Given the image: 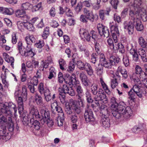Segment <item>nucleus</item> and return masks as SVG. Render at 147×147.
<instances>
[{"mask_svg": "<svg viewBox=\"0 0 147 147\" xmlns=\"http://www.w3.org/2000/svg\"><path fill=\"white\" fill-rule=\"evenodd\" d=\"M72 62L74 64H76L78 61H80L79 60L80 58L78 56V54L77 53H74L72 56Z\"/></svg>", "mask_w": 147, "mask_h": 147, "instance_id": "obj_59", "label": "nucleus"}, {"mask_svg": "<svg viewBox=\"0 0 147 147\" xmlns=\"http://www.w3.org/2000/svg\"><path fill=\"white\" fill-rule=\"evenodd\" d=\"M60 68L63 70L64 69V67L66 65V61L62 59H60L59 61Z\"/></svg>", "mask_w": 147, "mask_h": 147, "instance_id": "obj_58", "label": "nucleus"}, {"mask_svg": "<svg viewBox=\"0 0 147 147\" xmlns=\"http://www.w3.org/2000/svg\"><path fill=\"white\" fill-rule=\"evenodd\" d=\"M128 95L129 96V98L132 101H134L135 98V96H136V93L133 91L131 89L128 92Z\"/></svg>", "mask_w": 147, "mask_h": 147, "instance_id": "obj_55", "label": "nucleus"}, {"mask_svg": "<svg viewBox=\"0 0 147 147\" xmlns=\"http://www.w3.org/2000/svg\"><path fill=\"white\" fill-rule=\"evenodd\" d=\"M25 28L29 31H33L34 28L33 24L27 22L25 23Z\"/></svg>", "mask_w": 147, "mask_h": 147, "instance_id": "obj_49", "label": "nucleus"}, {"mask_svg": "<svg viewBox=\"0 0 147 147\" xmlns=\"http://www.w3.org/2000/svg\"><path fill=\"white\" fill-rule=\"evenodd\" d=\"M129 53L132 56L133 60L135 62H138L140 58L147 55L146 51L142 48H140L138 51L137 49L134 47L133 45H131V48L129 50Z\"/></svg>", "mask_w": 147, "mask_h": 147, "instance_id": "obj_4", "label": "nucleus"}, {"mask_svg": "<svg viewBox=\"0 0 147 147\" xmlns=\"http://www.w3.org/2000/svg\"><path fill=\"white\" fill-rule=\"evenodd\" d=\"M79 77L83 86L86 87L90 86L91 83L88 79L86 75L84 73H80L79 74Z\"/></svg>", "mask_w": 147, "mask_h": 147, "instance_id": "obj_19", "label": "nucleus"}, {"mask_svg": "<svg viewBox=\"0 0 147 147\" xmlns=\"http://www.w3.org/2000/svg\"><path fill=\"white\" fill-rule=\"evenodd\" d=\"M75 91V95L76 98L81 103L82 105L83 106V102L84 101L83 97L84 93L83 89L81 86L80 81H78L73 86Z\"/></svg>", "mask_w": 147, "mask_h": 147, "instance_id": "obj_9", "label": "nucleus"}, {"mask_svg": "<svg viewBox=\"0 0 147 147\" xmlns=\"http://www.w3.org/2000/svg\"><path fill=\"white\" fill-rule=\"evenodd\" d=\"M78 81H79L76 79V75L74 74H72L71 76L69 74H66L65 76V82L69 85L72 84L74 86Z\"/></svg>", "mask_w": 147, "mask_h": 147, "instance_id": "obj_18", "label": "nucleus"}, {"mask_svg": "<svg viewBox=\"0 0 147 147\" xmlns=\"http://www.w3.org/2000/svg\"><path fill=\"white\" fill-rule=\"evenodd\" d=\"M111 32L114 43L118 42V38L119 36V33L117 24L113 22H110L109 24Z\"/></svg>", "mask_w": 147, "mask_h": 147, "instance_id": "obj_11", "label": "nucleus"}, {"mask_svg": "<svg viewBox=\"0 0 147 147\" xmlns=\"http://www.w3.org/2000/svg\"><path fill=\"white\" fill-rule=\"evenodd\" d=\"M113 49L114 51L118 50L119 52L122 54L124 53L125 52L124 47L121 43H119L118 44L115 43Z\"/></svg>", "mask_w": 147, "mask_h": 147, "instance_id": "obj_29", "label": "nucleus"}, {"mask_svg": "<svg viewBox=\"0 0 147 147\" xmlns=\"http://www.w3.org/2000/svg\"><path fill=\"white\" fill-rule=\"evenodd\" d=\"M1 78L2 79V82L3 84V86L2 84L0 82V91H3L6 88H8L9 86V84L8 82H7L5 79V76L4 75L3 76H1ZM3 96V94L2 93L0 92V98H1Z\"/></svg>", "mask_w": 147, "mask_h": 147, "instance_id": "obj_24", "label": "nucleus"}, {"mask_svg": "<svg viewBox=\"0 0 147 147\" xmlns=\"http://www.w3.org/2000/svg\"><path fill=\"white\" fill-rule=\"evenodd\" d=\"M70 105L74 113L77 115H79L82 112L81 107L84 106L83 103V106H82L81 103L79 101H77L72 99L70 100Z\"/></svg>", "mask_w": 147, "mask_h": 147, "instance_id": "obj_12", "label": "nucleus"}, {"mask_svg": "<svg viewBox=\"0 0 147 147\" xmlns=\"http://www.w3.org/2000/svg\"><path fill=\"white\" fill-rule=\"evenodd\" d=\"M42 123L43 124L46 123L48 127H52L54 124L53 120L51 119V118L47 119L46 121H44L42 122Z\"/></svg>", "mask_w": 147, "mask_h": 147, "instance_id": "obj_47", "label": "nucleus"}, {"mask_svg": "<svg viewBox=\"0 0 147 147\" xmlns=\"http://www.w3.org/2000/svg\"><path fill=\"white\" fill-rule=\"evenodd\" d=\"M97 54L98 57H99V61L101 64L103 63L107 59L105 58L104 54L101 53V52H100L99 54L98 53H97Z\"/></svg>", "mask_w": 147, "mask_h": 147, "instance_id": "obj_57", "label": "nucleus"}, {"mask_svg": "<svg viewBox=\"0 0 147 147\" xmlns=\"http://www.w3.org/2000/svg\"><path fill=\"white\" fill-rule=\"evenodd\" d=\"M30 119H38L40 120V114L37 108L34 105L31 107L30 109V113L29 114Z\"/></svg>", "mask_w": 147, "mask_h": 147, "instance_id": "obj_14", "label": "nucleus"}, {"mask_svg": "<svg viewBox=\"0 0 147 147\" xmlns=\"http://www.w3.org/2000/svg\"><path fill=\"white\" fill-rule=\"evenodd\" d=\"M11 116H2L0 117V125H7L9 131L12 132L14 130V124Z\"/></svg>", "mask_w": 147, "mask_h": 147, "instance_id": "obj_8", "label": "nucleus"}, {"mask_svg": "<svg viewBox=\"0 0 147 147\" xmlns=\"http://www.w3.org/2000/svg\"><path fill=\"white\" fill-rule=\"evenodd\" d=\"M84 114L85 121L87 123L94 121L95 118L93 111L88 107L85 108Z\"/></svg>", "mask_w": 147, "mask_h": 147, "instance_id": "obj_13", "label": "nucleus"}, {"mask_svg": "<svg viewBox=\"0 0 147 147\" xmlns=\"http://www.w3.org/2000/svg\"><path fill=\"white\" fill-rule=\"evenodd\" d=\"M144 66L145 67V71L138 75L142 82L147 80V64H144Z\"/></svg>", "mask_w": 147, "mask_h": 147, "instance_id": "obj_33", "label": "nucleus"}, {"mask_svg": "<svg viewBox=\"0 0 147 147\" xmlns=\"http://www.w3.org/2000/svg\"><path fill=\"white\" fill-rule=\"evenodd\" d=\"M16 94L20 96L25 101L27 98V92L26 87L25 86H23L22 88V92H16Z\"/></svg>", "mask_w": 147, "mask_h": 147, "instance_id": "obj_27", "label": "nucleus"}, {"mask_svg": "<svg viewBox=\"0 0 147 147\" xmlns=\"http://www.w3.org/2000/svg\"><path fill=\"white\" fill-rule=\"evenodd\" d=\"M79 34L82 39L84 38L87 41L95 42L98 38L97 32L93 30L89 32L88 30L84 28H81L79 31Z\"/></svg>", "mask_w": 147, "mask_h": 147, "instance_id": "obj_1", "label": "nucleus"}, {"mask_svg": "<svg viewBox=\"0 0 147 147\" xmlns=\"http://www.w3.org/2000/svg\"><path fill=\"white\" fill-rule=\"evenodd\" d=\"M40 120L41 122L46 121L47 119L50 118V112L47 109H42L40 111Z\"/></svg>", "mask_w": 147, "mask_h": 147, "instance_id": "obj_21", "label": "nucleus"}, {"mask_svg": "<svg viewBox=\"0 0 147 147\" xmlns=\"http://www.w3.org/2000/svg\"><path fill=\"white\" fill-rule=\"evenodd\" d=\"M37 119H30V122L31 127L34 128V130L39 129L40 128V125L39 122Z\"/></svg>", "mask_w": 147, "mask_h": 147, "instance_id": "obj_28", "label": "nucleus"}, {"mask_svg": "<svg viewBox=\"0 0 147 147\" xmlns=\"http://www.w3.org/2000/svg\"><path fill=\"white\" fill-rule=\"evenodd\" d=\"M59 8L60 14H63L65 12L66 15L67 16L69 17L72 16L73 13L71 10L68 7H66L64 8H63L62 7L59 6Z\"/></svg>", "mask_w": 147, "mask_h": 147, "instance_id": "obj_26", "label": "nucleus"}, {"mask_svg": "<svg viewBox=\"0 0 147 147\" xmlns=\"http://www.w3.org/2000/svg\"><path fill=\"white\" fill-rule=\"evenodd\" d=\"M20 54L23 56H25V57L30 56L31 57H32L35 55L34 53L33 52L32 50L27 52L21 51Z\"/></svg>", "mask_w": 147, "mask_h": 147, "instance_id": "obj_43", "label": "nucleus"}, {"mask_svg": "<svg viewBox=\"0 0 147 147\" xmlns=\"http://www.w3.org/2000/svg\"><path fill=\"white\" fill-rule=\"evenodd\" d=\"M72 110L71 107L70 106V104L69 105L65 106V112L68 117L74 113Z\"/></svg>", "mask_w": 147, "mask_h": 147, "instance_id": "obj_46", "label": "nucleus"}, {"mask_svg": "<svg viewBox=\"0 0 147 147\" xmlns=\"http://www.w3.org/2000/svg\"><path fill=\"white\" fill-rule=\"evenodd\" d=\"M85 96L86 100L88 103H90L92 102L93 100L92 99L91 93L88 90H87L85 92Z\"/></svg>", "mask_w": 147, "mask_h": 147, "instance_id": "obj_45", "label": "nucleus"}, {"mask_svg": "<svg viewBox=\"0 0 147 147\" xmlns=\"http://www.w3.org/2000/svg\"><path fill=\"white\" fill-rule=\"evenodd\" d=\"M113 114V116L116 119H119L121 117H124L125 119H127L129 118L132 113V111L131 108L129 107H127L123 109L118 112L115 111Z\"/></svg>", "mask_w": 147, "mask_h": 147, "instance_id": "obj_7", "label": "nucleus"}, {"mask_svg": "<svg viewBox=\"0 0 147 147\" xmlns=\"http://www.w3.org/2000/svg\"><path fill=\"white\" fill-rule=\"evenodd\" d=\"M134 22V26H135L136 30L138 31H141L144 29V26L142 22L139 19L136 20Z\"/></svg>", "mask_w": 147, "mask_h": 147, "instance_id": "obj_32", "label": "nucleus"}, {"mask_svg": "<svg viewBox=\"0 0 147 147\" xmlns=\"http://www.w3.org/2000/svg\"><path fill=\"white\" fill-rule=\"evenodd\" d=\"M134 22L133 20H130L128 22L124 21L123 23L124 29L127 31L129 35H132L134 32Z\"/></svg>", "mask_w": 147, "mask_h": 147, "instance_id": "obj_16", "label": "nucleus"}, {"mask_svg": "<svg viewBox=\"0 0 147 147\" xmlns=\"http://www.w3.org/2000/svg\"><path fill=\"white\" fill-rule=\"evenodd\" d=\"M90 92L93 95L96 96L99 92L98 86L96 84H92L90 88Z\"/></svg>", "mask_w": 147, "mask_h": 147, "instance_id": "obj_37", "label": "nucleus"}, {"mask_svg": "<svg viewBox=\"0 0 147 147\" xmlns=\"http://www.w3.org/2000/svg\"><path fill=\"white\" fill-rule=\"evenodd\" d=\"M38 90L40 94H43L46 92V90H49L47 88L44 87V84L42 83H40L38 86Z\"/></svg>", "mask_w": 147, "mask_h": 147, "instance_id": "obj_38", "label": "nucleus"}, {"mask_svg": "<svg viewBox=\"0 0 147 147\" xmlns=\"http://www.w3.org/2000/svg\"><path fill=\"white\" fill-rule=\"evenodd\" d=\"M98 33L100 35L104 37H108L110 35L109 28L107 27L103 26L102 24H99L97 26Z\"/></svg>", "mask_w": 147, "mask_h": 147, "instance_id": "obj_15", "label": "nucleus"}, {"mask_svg": "<svg viewBox=\"0 0 147 147\" xmlns=\"http://www.w3.org/2000/svg\"><path fill=\"white\" fill-rule=\"evenodd\" d=\"M34 101L38 107L42 106L44 104L42 97L38 93H36L34 95Z\"/></svg>", "mask_w": 147, "mask_h": 147, "instance_id": "obj_23", "label": "nucleus"}, {"mask_svg": "<svg viewBox=\"0 0 147 147\" xmlns=\"http://www.w3.org/2000/svg\"><path fill=\"white\" fill-rule=\"evenodd\" d=\"M76 64L77 67L81 70H84L85 67V63H83L80 60L76 63Z\"/></svg>", "mask_w": 147, "mask_h": 147, "instance_id": "obj_60", "label": "nucleus"}, {"mask_svg": "<svg viewBox=\"0 0 147 147\" xmlns=\"http://www.w3.org/2000/svg\"><path fill=\"white\" fill-rule=\"evenodd\" d=\"M2 108V111L6 112L8 116H13V111L15 114L17 111L16 105L12 102H6L5 103H1Z\"/></svg>", "mask_w": 147, "mask_h": 147, "instance_id": "obj_6", "label": "nucleus"}, {"mask_svg": "<svg viewBox=\"0 0 147 147\" xmlns=\"http://www.w3.org/2000/svg\"><path fill=\"white\" fill-rule=\"evenodd\" d=\"M118 71L121 73L123 78L126 79L128 78L127 71L126 69L122 68L121 66H119L118 68Z\"/></svg>", "mask_w": 147, "mask_h": 147, "instance_id": "obj_35", "label": "nucleus"}, {"mask_svg": "<svg viewBox=\"0 0 147 147\" xmlns=\"http://www.w3.org/2000/svg\"><path fill=\"white\" fill-rule=\"evenodd\" d=\"M100 113L102 114L101 122L103 127L105 128L109 127L110 125V121L109 118L110 112L108 107L105 105H102L100 107Z\"/></svg>", "mask_w": 147, "mask_h": 147, "instance_id": "obj_3", "label": "nucleus"}, {"mask_svg": "<svg viewBox=\"0 0 147 147\" xmlns=\"http://www.w3.org/2000/svg\"><path fill=\"white\" fill-rule=\"evenodd\" d=\"M98 57L97 54L96 53H93L91 55V58L90 61L94 64H95L98 61Z\"/></svg>", "mask_w": 147, "mask_h": 147, "instance_id": "obj_51", "label": "nucleus"}, {"mask_svg": "<svg viewBox=\"0 0 147 147\" xmlns=\"http://www.w3.org/2000/svg\"><path fill=\"white\" fill-rule=\"evenodd\" d=\"M31 45H27L26 48H24L22 46V44L21 42L19 41L18 43L17 48L19 51V53L20 54L21 51H24L25 52H27L31 51L32 49L31 47Z\"/></svg>", "mask_w": 147, "mask_h": 147, "instance_id": "obj_25", "label": "nucleus"}, {"mask_svg": "<svg viewBox=\"0 0 147 147\" xmlns=\"http://www.w3.org/2000/svg\"><path fill=\"white\" fill-rule=\"evenodd\" d=\"M139 14V12L138 11V10H136V12L135 13L133 11L131 10L129 11V15L131 17V20H133L135 22L136 20L139 19L137 18V16Z\"/></svg>", "mask_w": 147, "mask_h": 147, "instance_id": "obj_39", "label": "nucleus"}, {"mask_svg": "<svg viewBox=\"0 0 147 147\" xmlns=\"http://www.w3.org/2000/svg\"><path fill=\"white\" fill-rule=\"evenodd\" d=\"M26 13V12L22 9H18L15 11V14L16 16L18 18H20L23 17L24 15Z\"/></svg>", "mask_w": 147, "mask_h": 147, "instance_id": "obj_48", "label": "nucleus"}, {"mask_svg": "<svg viewBox=\"0 0 147 147\" xmlns=\"http://www.w3.org/2000/svg\"><path fill=\"white\" fill-rule=\"evenodd\" d=\"M123 63L125 67L128 66L130 65L129 59L127 56H123Z\"/></svg>", "mask_w": 147, "mask_h": 147, "instance_id": "obj_56", "label": "nucleus"}, {"mask_svg": "<svg viewBox=\"0 0 147 147\" xmlns=\"http://www.w3.org/2000/svg\"><path fill=\"white\" fill-rule=\"evenodd\" d=\"M132 132L136 134L140 132H147L146 125L144 124L134 126L132 129Z\"/></svg>", "mask_w": 147, "mask_h": 147, "instance_id": "obj_20", "label": "nucleus"}, {"mask_svg": "<svg viewBox=\"0 0 147 147\" xmlns=\"http://www.w3.org/2000/svg\"><path fill=\"white\" fill-rule=\"evenodd\" d=\"M103 69V66L102 65H99L98 67L96 68V73L98 76H101L102 74V70Z\"/></svg>", "mask_w": 147, "mask_h": 147, "instance_id": "obj_54", "label": "nucleus"}, {"mask_svg": "<svg viewBox=\"0 0 147 147\" xmlns=\"http://www.w3.org/2000/svg\"><path fill=\"white\" fill-rule=\"evenodd\" d=\"M138 42L139 45L143 48L146 47L147 45L146 42L145 41L143 38L141 36L138 39Z\"/></svg>", "mask_w": 147, "mask_h": 147, "instance_id": "obj_41", "label": "nucleus"}, {"mask_svg": "<svg viewBox=\"0 0 147 147\" xmlns=\"http://www.w3.org/2000/svg\"><path fill=\"white\" fill-rule=\"evenodd\" d=\"M16 99L18 104V110L19 113L21 115L23 112L24 109L23 100L22 97L16 94Z\"/></svg>", "mask_w": 147, "mask_h": 147, "instance_id": "obj_22", "label": "nucleus"}, {"mask_svg": "<svg viewBox=\"0 0 147 147\" xmlns=\"http://www.w3.org/2000/svg\"><path fill=\"white\" fill-rule=\"evenodd\" d=\"M3 12L6 14L11 15L13 13V11L12 8H5L3 9Z\"/></svg>", "mask_w": 147, "mask_h": 147, "instance_id": "obj_61", "label": "nucleus"}, {"mask_svg": "<svg viewBox=\"0 0 147 147\" xmlns=\"http://www.w3.org/2000/svg\"><path fill=\"white\" fill-rule=\"evenodd\" d=\"M77 115V114H76L73 113L72 114L69 116L71 121L73 123H76L77 122L78 119V117Z\"/></svg>", "mask_w": 147, "mask_h": 147, "instance_id": "obj_53", "label": "nucleus"}, {"mask_svg": "<svg viewBox=\"0 0 147 147\" xmlns=\"http://www.w3.org/2000/svg\"><path fill=\"white\" fill-rule=\"evenodd\" d=\"M101 65H102V66L103 65L105 68H111L113 65H115V62L112 61L110 57L109 60L106 59L101 64Z\"/></svg>", "mask_w": 147, "mask_h": 147, "instance_id": "obj_34", "label": "nucleus"}, {"mask_svg": "<svg viewBox=\"0 0 147 147\" xmlns=\"http://www.w3.org/2000/svg\"><path fill=\"white\" fill-rule=\"evenodd\" d=\"M46 92L43 94L47 102H49L52 99L51 93L49 90H46Z\"/></svg>", "mask_w": 147, "mask_h": 147, "instance_id": "obj_42", "label": "nucleus"}, {"mask_svg": "<svg viewBox=\"0 0 147 147\" xmlns=\"http://www.w3.org/2000/svg\"><path fill=\"white\" fill-rule=\"evenodd\" d=\"M33 7L32 4L28 2H26L22 5L21 7L23 10H30Z\"/></svg>", "mask_w": 147, "mask_h": 147, "instance_id": "obj_40", "label": "nucleus"}, {"mask_svg": "<svg viewBox=\"0 0 147 147\" xmlns=\"http://www.w3.org/2000/svg\"><path fill=\"white\" fill-rule=\"evenodd\" d=\"M83 12L84 14L81 15L80 18V21L83 23H87L88 20L93 22L97 21L98 19V16L97 14H94L92 11L90 10L87 8L84 9Z\"/></svg>", "mask_w": 147, "mask_h": 147, "instance_id": "obj_2", "label": "nucleus"}, {"mask_svg": "<svg viewBox=\"0 0 147 147\" xmlns=\"http://www.w3.org/2000/svg\"><path fill=\"white\" fill-rule=\"evenodd\" d=\"M111 112L113 116V113L118 112L119 111L120 112L122 110L125 108V104L123 102H120L119 103L117 99L114 97H112L111 99Z\"/></svg>", "mask_w": 147, "mask_h": 147, "instance_id": "obj_5", "label": "nucleus"}, {"mask_svg": "<svg viewBox=\"0 0 147 147\" xmlns=\"http://www.w3.org/2000/svg\"><path fill=\"white\" fill-rule=\"evenodd\" d=\"M94 42V49L96 52L95 53L99 54L101 51V47L100 44L98 43L96 41Z\"/></svg>", "mask_w": 147, "mask_h": 147, "instance_id": "obj_52", "label": "nucleus"}, {"mask_svg": "<svg viewBox=\"0 0 147 147\" xmlns=\"http://www.w3.org/2000/svg\"><path fill=\"white\" fill-rule=\"evenodd\" d=\"M52 60L51 57L48 58V59L44 61H42L41 62V64L40 65V68L43 71L44 68H47L49 64L52 62Z\"/></svg>", "mask_w": 147, "mask_h": 147, "instance_id": "obj_31", "label": "nucleus"}, {"mask_svg": "<svg viewBox=\"0 0 147 147\" xmlns=\"http://www.w3.org/2000/svg\"><path fill=\"white\" fill-rule=\"evenodd\" d=\"M64 115L63 116L59 115L57 118V121H56L59 126H61L63 125V121L64 120Z\"/></svg>", "mask_w": 147, "mask_h": 147, "instance_id": "obj_50", "label": "nucleus"}, {"mask_svg": "<svg viewBox=\"0 0 147 147\" xmlns=\"http://www.w3.org/2000/svg\"><path fill=\"white\" fill-rule=\"evenodd\" d=\"M44 45L43 40H39L37 41L35 44V46L39 49H41Z\"/></svg>", "mask_w": 147, "mask_h": 147, "instance_id": "obj_63", "label": "nucleus"}, {"mask_svg": "<svg viewBox=\"0 0 147 147\" xmlns=\"http://www.w3.org/2000/svg\"><path fill=\"white\" fill-rule=\"evenodd\" d=\"M139 97L141 98L142 94H145L146 92L145 88L141 87L139 85H135L131 89Z\"/></svg>", "mask_w": 147, "mask_h": 147, "instance_id": "obj_17", "label": "nucleus"}, {"mask_svg": "<svg viewBox=\"0 0 147 147\" xmlns=\"http://www.w3.org/2000/svg\"><path fill=\"white\" fill-rule=\"evenodd\" d=\"M94 98L97 106H100V103L106 104L108 102V99L105 93L102 89H99L98 93Z\"/></svg>", "mask_w": 147, "mask_h": 147, "instance_id": "obj_10", "label": "nucleus"}, {"mask_svg": "<svg viewBox=\"0 0 147 147\" xmlns=\"http://www.w3.org/2000/svg\"><path fill=\"white\" fill-rule=\"evenodd\" d=\"M117 80H118L116 79L115 78V79L113 78V79L111 80V86L112 88L114 89L118 86V83L117 81Z\"/></svg>", "mask_w": 147, "mask_h": 147, "instance_id": "obj_64", "label": "nucleus"}, {"mask_svg": "<svg viewBox=\"0 0 147 147\" xmlns=\"http://www.w3.org/2000/svg\"><path fill=\"white\" fill-rule=\"evenodd\" d=\"M84 70H85L88 75L91 76L93 75L94 71L90 64L88 63H85V67Z\"/></svg>", "mask_w": 147, "mask_h": 147, "instance_id": "obj_30", "label": "nucleus"}, {"mask_svg": "<svg viewBox=\"0 0 147 147\" xmlns=\"http://www.w3.org/2000/svg\"><path fill=\"white\" fill-rule=\"evenodd\" d=\"M100 83L101 86L105 92L108 94H109L111 93V91L109 89L106 83L104 82L102 77H101L100 78Z\"/></svg>", "mask_w": 147, "mask_h": 147, "instance_id": "obj_36", "label": "nucleus"}, {"mask_svg": "<svg viewBox=\"0 0 147 147\" xmlns=\"http://www.w3.org/2000/svg\"><path fill=\"white\" fill-rule=\"evenodd\" d=\"M22 122L23 124L25 125H28L30 126V121H29V118L28 116H26L23 117Z\"/></svg>", "mask_w": 147, "mask_h": 147, "instance_id": "obj_62", "label": "nucleus"}, {"mask_svg": "<svg viewBox=\"0 0 147 147\" xmlns=\"http://www.w3.org/2000/svg\"><path fill=\"white\" fill-rule=\"evenodd\" d=\"M142 3L141 0H135L134 1L133 6L135 10L136 9L138 10V9L140 8V6Z\"/></svg>", "mask_w": 147, "mask_h": 147, "instance_id": "obj_44", "label": "nucleus"}]
</instances>
